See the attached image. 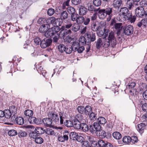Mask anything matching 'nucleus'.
I'll list each match as a JSON object with an SVG mask.
<instances>
[{"mask_svg": "<svg viewBox=\"0 0 147 147\" xmlns=\"http://www.w3.org/2000/svg\"><path fill=\"white\" fill-rule=\"evenodd\" d=\"M24 114L26 116H27V117H28L33 115V112L31 110L27 109L24 111Z\"/></svg>", "mask_w": 147, "mask_h": 147, "instance_id": "32", "label": "nucleus"}, {"mask_svg": "<svg viewBox=\"0 0 147 147\" xmlns=\"http://www.w3.org/2000/svg\"><path fill=\"white\" fill-rule=\"evenodd\" d=\"M102 1L101 0H93L94 5L96 7L100 6L101 5Z\"/></svg>", "mask_w": 147, "mask_h": 147, "instance_id": "58", "label": "nucleus"}, {"mask_svg": "<svg viewBox=\"0 0 147 147\" xmlns=\"http://www.w3.org/2000/svg\"><path fill=\"white\" fill-rule=\"evenodd\" d=\"M123 17L124 20H127L131 23L134 22L136 19V16H132V13L130 11H129L126 15L123 16Z\"/></svg>", "mask_w": 147, "mask_h": 147, "instance_id": "8", "label": "nucleus"}, {"mask_svg": "<svg viewBox=\"0 0 147 147\" xmlns=\"http://www.w3.org/2000/svg\"><path fill=\"white\" fill-rule=\"evenodd\" d=\"M83 118V117L82 115L81 114H78L76 115L74 119L76 120L81 122Z\"/></svg>", "mask_w": 147, "mask_h": 147, "instance_id": "55", "label": "nucleus"}, {"mask_svg": "<svg viewBox=\"0 0 147 147\" xmlns=\"http://www.w3.org/2000/svg\"><path fill=\"white\" fill-rule=\"evenodd\" d=\"M81 130H82L84 131H88L89 130V127L85 123H82L81 125Z\"/></svg>", "mask_w": 147, "mask_h": 147, "instance_id": "30", "label": "nucleus"}, {"mask_svg": "<svg viewBox=\"0 0 147 147\" xmlns=\"http://www.w3.org/2000/svg\"><path fill=\"white\" fill-rule=\"evenodd\" d=\"M98 131L99 132L98 135L100 137H101L102 138L106 137V134L104 131L101 129H100Z\"/></svg>", "mask_w": 147, "mask_h": 147, "instance_id": "43", "label": "nucleus"}, {"mask_svg": "<svg viewBox=\"0 0 147 147\" xmlns=\"http://www.w3.org/2000/svg\"><path fill=\"white\" fill-rule=\"evenodd\" d=\"M47 18H40L38 20V23L39 24H42V25L45 24H47Z\"/></svg>", "mask_w": 147, "mask_h": 147, "instance_id": "44", "label": "nucleus"}, {"mask_svg": "<svg viewBox=\"0 0 147 147\" xmlns=\"http://www.w3.org/2000/svg\"><path fill=\"white\" fill-rule=\"evenodd\" d=\"M78 134L75 132H71L69 134V138L71 139L76 140L77 139L76 138L78 135Z\"/></svg>", "mask_w": 147, "mask_h": 147, "instance_id": "38", "label": "nucleus"}, {"mask_svg": "<svg viewBox=\"0 0 147 147\" xmlns=\"http://www.w3.org/2000/svg\"><path fill=\"white\" fill-rule=\"evenodd\" d=\"M79 14L80 16H83L86 14L88 10L84 7L82 6L79 9Z\"/></svg>", "mask_w": 147, "mask_h": 147, "instance_id": "21", "label": "nucleus"}, {"mask_svg": "<svg viewBox=\"0 0 147 147\" xmlns=\"http://www.w3.org/2000/svg\"><path fill=\"white\" fill-rule=\"evenodd\" d=\"M84 17L82 16H79L76 22L78 24H81L83 23Z\"/></svg>", "mask_w": 147, "mask_h": 147, "instance_id": "54", "label": "nucleus"}, {"mask_svg": "<svg viewBox=\"0 0 147 147\" xmlns=\"http://www.w3.org/2000/svg\"><path fill=\"white\" fill-rule=\"evenodd\" d=\"M55 12V10L53 9L50 8L48 10L47 13L48 15L51 16Z\"/></svg>", "mask_w": 147, "mask_h": 147, "instance_id": "61", "label": "nucleus"}, {"mask_svg": "<svg viewBox=\"0 0 147 147\" xmlns=\"http://www.w3.org/2000/svg\"><path fill=\"white\" fill-rule=\"evenodd\" d=\"M34 131L36 132L37 134H40L44 133L45 132V129L41 127H36Z\"/></svg>", "mask_w": 147, "mask_h": 147, "instance_id": "24", "label": "nucleus"}, {"mask_svg": "<svg viewBox=\"0 0 147 147\" xmlns=\"http://www.w3.org/2000/svg\"><path fill=\"white\" fill-rule=\"evenodd\" d=\"M79 43L80 45H86L87 43V41L86 40V39L84 36H82L79 39Z\"/></svg>", "mask_w": 147, "mask_h": 147, "instance_id": "34", "label": "nucleus"}, {"mask_svg": "<svg viewBox=\"0 0 147 147\" xmlns=\"http://www.w3.org/2000/svg\"><path fill=\"white\" fill-rule=\"evenodd\" d=\"M15 122L18 125H22L24 123V120L21 117H17L15 119Z\"/></svg>", "mask_w": 147, "mask_h": 147, "instance_id": "26", "label": "nucleus"}, {"mask_svg": "<svg viewBox=\"0 0 147 147\" xmlns=\"http://www.w3.org/2000/svg\"><path fill=\"white\" fill-rule=\"evenodd\" d=\"M64 125L68 127H72V120L71 121L66 120L64 123Z\"/></svg>", "mask_w": 147, "mask_h": 147, "instance_id": "42", "label": "nucleus"}, {"mask_svg": "<svg viewBox=\"0 0 147 147\" xmlns=\"http://www.w3.org/2000/svg\"><path fill=\"white\" fill-rule=\"evenodd\" d=\"M106 143L103 140H99L98 141V146L100 147H105V146Z\"/></svg>", "mask_w": 147, "mask_h": 147, "instance_id": "51", "label": "nucleus"}, {"mask_svg": "<svg viewBox=\"0 0 147 147\" xmlns=\"http://www.w3.org/2000/svg\"><path fill=\"white\" fill-rule=\"evenodd\" d=\"M78 15L76 13H75L71 15L70 17L71 20L73 21H76V22L78 19Z\"/></svg>", "mask_w": 147, "mask_h": 147, "instance_id": "41", "label": "nucleus"}, {"mask_svg": "<svg viewBox=\"0 0 147 147\" xmlns=\"http://www.w3.org/2000/svg\"><path fill=\"white\" fill-rule=\"evenodd\" d=\"M84 108L83 106H79L77 108V110L80 114H83L84 112Z\"/></svg>", "mask_w": 147, "mask_h": 147, "instance_id": "59", "label": "nucleus"}, {"mask_svg": "<svg viewBox=\"0 0 147 147\" xmlns=\"http://www.w3.org/2000/svg\"><path fill=\"white\" fill-rule=\"evenodd\" d=\"M82 123L74 119H72V127L75 129H81V125Z\"/></svg>", "mask_w": 147, "mask_h": 147, "instance_id": "19", "label": "nucleus"}, {"mask_svg": "<svg viewBox=\"0 0 147 147\" xmlns=\"http://www.w3.org/2000/svg\"><path fill=\"white\" fill-rule=\"evenodd\" d=\"M85 49V48L83 46L79 47L76 50V51H77L78 53H81Z\"/></svg>", "mask_w": 147, "mask_h": 147, "instance_id": "62", "label": "nucleus"}, {"mask_svg": "<svg viewBox=\"0 0 147 147\" xmlns=\"http://www.w3.org/2000/svg\"><path fill=\"white\" fill-rule=\"evenodd\" d=\"M99 28V26H97L95 23H93L91 25V29L94 32H95L98 30Z\"/></svg>", "mask_w": 147, "mask_h": 147, "instance_id": "48", "label": "nucleus"}, {"mask_svg": "<svg viewBox=\"0 0 147 147\" xmlns=\"http://www.w3.org/2000/svg\"><path fill=\"white\" fill-rule=\"evenodd\" d=\"M42 121L44 125L47 127H50L53 123L52 119L50 117L43 118Z\"/></svg>", "mask_w": 147, "mask_h": 147, "instance_id": "15", "label": "nucleus"}, {"mask_svg": "<svg viewBox=\"0 0 147 147\" xmlns=\"http://www.w3.org/2000/svg\"><path fill=\"white\" fill-rule=\"evenodd\" d=\"M129 10L127 8L123 7L121 8L119 12V14L121 16H123L126 15L129 12Z\"/></svg>", "mask_w": 147, "mask_h": 147, "instance_id": "23", "label": "nucleus"}, {"mask_svg": "<svg viewBox=\"0 0 147 147\" xmlns=\"http://www.w3.org/2000/svg\"><path fill=\"white\" fill-rule=\"evenodd\" d=\"M4 113V116L7 119L11 117V115H12L11 112L8 109L5 110Z\"/></svg>", "mask_w": 147, "mask_h": 147, "instance_id": "33", "label": "nucleus"}, {"mask_svg": "<svg viewBox=\"0 0 147 147\" xmlns=\"http://www.w3.org/2000/svg\"><path fill=\"white\" fill-rule=\"evenodd\" d=\"M76 138L77 139H76V140L80 142H82L84 140V139L83 137L82 136L78 135Z\"/></svg>", "mask_w": 147, "mask_h": 147, "instance_id": "63", "label": "nucleus"}, {"mask_svg": "<svg viewBox=\"0 0 147 147\" xmlns=\"http://www.w3.org/2000/svg\"><path fill=\"white\" fill-rule=\"evenodd\" d=\"M122 2V0H114L112 5L116 9H119Z\"/></svg>", "mask_w": 147, "mask_h": 147, "instance_id": "18", "label": "nucleus"}, {"mask_svg": "<svg viewBox=\"0 0 147 147\" xmlns=\"http://www.w3.org/2000/svg\"><path fill=\"white\" fill-rule=\"evenodd\" d=\"M59 18H56L54 17L48 18L47 19V24L50 25V24H52L53 27L58 26L59 25L57 24V22L59 21Z\"/></svg>", "mask_w": 147, "mask_h": 147, "instance_id": "9", "label": "nucleus"}, {"mask_svg": "<svg viewBox=\"0 0 147 147\" xmlns=\"http://www.w3.org/2000/svg\"><path fill=\"white\" fill-rule=\"evenodd\" d=\"M72 26V24L71 22H69L66 24H65L64 26H62V28L65 29H70L71 28Z\"/></svg>", "mask_w": 147, "mask_h": 147, "instance_id": "50", "label": "nucleus"}, {"mask_svg": "<svg viewBox=\"0 0 147 147\" xmlns=\"http://www.w3.org/2000/svg\"><path fill=\"white\" fill-rule=\"evenodd\" d=\"M114 26L115 29L117 31V35L119 34L122 28V24L121 23H115V20H112L111 25H113V24Z\"/></svg>", "mask_w": 147, "mask_h": 147, "instance_id": "12", "label": "nucleus"}, {"mask_svg": "<svg viewBox=\"0 0 147 147\" xmlns=\"http://www.w3.org/2000/svg\"><path fill=\"white\" fill-rule=\"evenodd\" d=\"M135 3L133 0H127L126 3V6L129 9H131L134 7V4Z\"/></svg>", "mask_w": 147, "mask_h": 147, "instance_id": "27", "label": "nucleus"}, {"mask_svg": "<svg viewBox=\"0 0 147 147\" xmlns=\"http://www.w3.org/2000/svg\"><path fill=\"white\" fill-rule=\"evenodd\" d=\"M18 133L20 137H25L26 136L27 134L26 131L23 130H20L19 131Z\"/></svg>", "mask_w": 147, "mask_h": 147, "instance_id": "46", "label": "nucleus"}, {"mask_svg": "<svg viewBox=\"0 0 147 147\" xmlns=\"http://www.w3.org/2000/svg\"><path fill=\"white\" fill-rule=\"evenodd\" d=\"M117 11H114V12L113 13V9L112 7H108L105 9H100L98 11V17L100 19H103L108 16L109 17L107 18V20L109 21L113 15L116 14Z\"/></svg>", "mask_w": 147, "mask_h": 147, "instance_id": "2", "label": "nucleus"}, {"mask_svg": "<svg viewBox=\"0 0 147 147\" xmlns=\"http://www.w3.org/2000/svg\"><path fill=\"white\" fill-rule=\"evenodd\" d=\"M90 114L89 117L91 120H94V119H96V114L93 112H91Z\"/></svg>", "mask_w": 147, "mask_h": 147, "instance_id": "64", "label": "nucleus"}, {"mask_svg": "<svg viewBox=\"0 0 147 147\" xmlns=\"http://www.w3.org/2000/svg\"><path fill=\"white\" fill-rule=\"evenodd\" d=\"M84 111L86 115H89L91 113L92 108L89 105L86 106L84 108Z\"/></svg>", "mask_w": 147, "mask_h": 147, "instance_id": "31", "label": "nucleus"}, {"mask_svg": "<svg viewBox=\"0 0 147 147\" xmlns=\"http://www.w3.org/2000/svg\"><path fill=\"white\" fill-rule=\"evenodd\" d=\"M37 134H37L35 132V131H32L29 133V136L31 138L35 139L38 136Z\"/></svg>", "mask_w": 147, "mask_h": 147, "instance_id": "53", "label": "nucleus"}, {"mask_svg": "<svg viewBox=\"0 0 147 147\" xmlns=\"http://www.w3.org/2000/svg\"><path fill=\"white\" fill-rule=\"evenodd\" d=\"M85 35L86 37L87 36L88 42H90V43L96 40L95 34L92 32H88Z\"/></svg>", "mask_w": 147, "mask_h": 147, "instance_id": "11", "label": "nucleus"}, {"mask_svg": "<svg viewBox=\"0 0 147 147\" xmlns=\"http://www.w3.org/2000/svg\"><path fill=\"white\" fill-rule=\"evenodd\" d=\"M48 116L52 119L54 124H57L59 123V119L58 115L55 112L49 111L48 114Z\"/></svg>", "mask_w": 147, "mask_h": 147, "instance_id": "4", "label": "nucleus"}, {"mask_svg": "<svg viewBox=\"0 0 147 147\" xmlns=\"http://www.w3.org/2000/svg\"><path fill=\"white\" fill-rule=\"evenodd\" d=\"M90 22V18H88L85 17L84 18L83 24L85 25H88Z\"/></svg>", "mask_w": 147, "mask_h": 147, "instance_id": "60", "label": "nucleus"}, {"mask_svg": "<svg viewBox=\"0 0 147 147\" xmlns=\"http://www.w3.org/2000/svg\"><path fill=\"white\" fill-rule=\"evenodd\" d=\"M9 110L13 115V116L11 117V119L14 120V118L15 117V115L17 113V110L16 107L15 106H11L9 107Z\"/></svg>", "mask_w": 147, "mask_h": 147, "instance_id": "20", "label": "nucleus"}, {"mask_svg": "<svg viewBox=\"0 0 147 147\" xmlns=\"http://www.w3.org/2000/svg\"><path fill=\"white\" fill-rule=\"evenodd\" d=\"M36 69L38 73L44 76L45 74V71L43 70V67L40 65H37Z\"/></svg>", "mask_w": 147, "mask_h": 147, "instance_id": "22", "label": "nucleus"}, {"mask_svg": "<svg viewBox=\"0 0 147 147\" xmlns=\"http://www.w3.org/2000/svg\"><path fill=\"white\" fill-rule=\"evenodd\" d=\"M97 122L98 124L101 125L105 124L107 122L106 119L102 117H99L97 119Z\"/></svg>", "mask_w": 147, "mask_h": 147, "instance_id": "29", "label": "nucleus"}, {"mask_svg": "<svg viewBox=\"0 0 147 147\" xmlns=\"http://www.w3.org/2000/svg\"><path fill=\"white\" fill-rule=\"evenodd\" d=\"M46 133L48 135H53L55 134L54 130L50 128H48L46 131Z\"/></svg>", "mask_w": 147, "mask_h": 147, "instance_id": "52", "label": "nucleus"}, {"mask_svg": "<svg viewBox=\"0 0 147 147\" xmlns=\"http://www.w3.org/2000/svg\"><path fill=\"white\" fill-rule=\"evenodd\" d=\"M34 141L37 144H41L43 143L44 140L42 138L38 135L35 139Z\"/></svg>", "mask_w": 147, "mask_h": 147, "instance_id": "37", "label": "nucleus"}, {"mask_svg": "<svg viewBox=\"0 0 147 147\" xmlns=\"http://www.w3.org/2000/svg\"><path fill=\"white\" fill-rule=\"evenodd\" d=\"M147 125V122L146 125L145 123H141L138 125L136 127L137 130L141 134L144 132V129L146 128V125Z\"/></svg>", "mask_w": 147, "mask_h": 147, "instance_id": "17", "label": "nucleus"}, {"mask_svg": "<svg viewBox=\"0 0 147 147\" xmlns=\"http://www.w3.org/2000/svg\"><path fill=\"white\" fill-rule=\"evenodd\" d=\"M134 27L130 25H126L124 28V32L125 34L127 36L132 34L134 32Z\"/></svg>", "mask_w": 147, "mask_h": 147, "instance_id": "10", "label": "nucleus"}, {"mask_svg": "<svg viewBox=\"0 0 147 147\" xmlns=\"http://www.w3.org/2000/svg\"><path fill=\"white\" fill-rule=\"evenodd\" d=\"M136 85V83L134 82H131V83H129L126 86V88L127 89L132 88L135 86Z\"/></svg>", "mask_w": 147, "mask_h": 147, "instance_id": "57", "label": "nucleus"}, {"mask_svg": "<svg viewBox=\"0 0 147 147\" xmlns=\"http://www.w3.org/2000/svg\"><path fill=\"white\" fill-rule=\"evenodd\" d=\"M131 143L132 144H134L135 143H137L138 141V139L137 137L136 134H134L133 136H131L130 137Z\"/></svg>", "mask_w": 147, "mask_h": 147, "instance_id": "36", "label": "nucleus"}, {"mask_svg": "<svg viewBox=\"0 0 147 147\" xmlns=\"http://www.w3.org/2000/svg\"><path fill=\"white\" fill-rule=\"evenodd\" d=\"M8 134L10 136H14L18 134V132L15 130L11 129L9 131Z\"/></svg>", "mask_w": 147, "mask_h": 147, "instance_id": "49", "label": "nucleus"}, {"mask_svg": "<svg viewBox=\"0 0 147 147\" xmlns=\"http://www.w3.org/2000/svg\"><path fill=\"white\" fill-rule=\"evenodd\" d=\"M80 25L77 23H74L72 24L71 30L74 32H77L80 29Z\"/></svg>", "mask_w": 147, "mask_h": 147, "instance_id": "25", "label": "nucleus"}, {"mask_svg": "<svg viewBox=\"0 0 147 147\" xmlns=\"http://www.w3.org/2000/svg\"><path fill=\"white\" fill-rule=\"evenodd\" d=\"M113 136L115 139L117 140L120 139L122 137L121 134L117 131H116L114 132L113 134Z\"/></svg>", "mask_w": 147, "mask_h": 147, "instance_id": "35", "label": "nucleus"}, {"mask_svg": "<svg viewBox=\"0 0 147 147\" xmlns=\"http://www.w3.org/2000/svg\"><path fill=\"white\" fill-rule=\"evenodd\" d=\"M67 11L68 13L71 15L76 13V10L74 8L72 7H68Z\"/></svg>", "mask_w": 147, "mask_h": 147, "instance_id": "39", "label": "nucleus"}, {"mask_svg": "<svg viewBox=\"0 0 147 147\" xmlns=\"http://www.w3.org/2000/svg\"><path fill=\"white\" fill-rule=\"evenodd\" d=\"M80 45V43L78 42H73L72 45L71 47L73 48V51H76V49H77V48Z\"/></svg>", "mask_w": 147, "mask_h": 147, "instance_id": "45", "label": "nucleus"}, {"mask_svg": "<svg viewBox=\"0 0 147 147\" xmlns=\"http://www.w3.org/2000/svg\"><path fill=\"white\" fill-rule=\"evenodd\" d=\"M95 43H96V46L98 49H99L102 46L105 48H107L110 45L114 47L117 44L114 32L113 31L110 32L107 38H103L102 40L101 38H99Z\"/></svg>", "mask_w": 147, "mask_h": 147, "instance_id": "1", "label": "nucleus"}, {"mask_svg": "<svg viewBox=\"0 0 147 147\" xmlns=\"http://www.w3.org/2000/svg\"><path fill=\"white\" fill-rule=\"evenodd\" d=\"M61 30L60 32L59 35L60 36L61 38H63L64 39L66 36H67V34L66 32V30H65V28H61Z\"/></svg>", "mask_w": 147, "mask_h": 147, "instance_id": "28", "label": "nucleus"}, {"mask_svg": "<svg viewBox=\"0 0 147 147\" xmlns=\"http://www.w3.org/2000/svg\"><path fill=\"white\" fill-rule=\"evenodd\" d=\"M27 119L29 122L30 124H36L37 125H39L41 123L40 119L32 116L27 117Z\"/></svg>", "mask_w": 147, "mask_h": 147, "instance_id": "14", "label": "nucleus"}, {"mask_svg": "<svg viewBox=\"0 0 147 147\" xmlns=\"http://www.w3.org/2000/svg\"><path fill=\"white\" fill-rule=\"evenodd\" d=\"M68 15V13L66 11H63L61 13L60 15L61 19L59 18V21L58 24L59 26H60L63 22L62 20H65L67 18Z\"/></svg>", "mask_w": 147, "mask_h": 147, "instance_id": "16", "label": "nucleus"}, {"mask_svg": "<svg viewBox=\"0 0 147 147\" xmlns=\"http://www.w3.org/2000/svg\"><path fill=\"white\" fill-rule=\"evenodd\" d=\"M131 139L130 137L129 136H125L123 138V141L124 143L127 144H131Z\"/></svg>", "mask_w": 147, "mask_h": 147, "instance_id": "40", "label": "nucleus"}, {"mask_svg": "<svg viewBox=\"0 0 147 147\" xmlns=\"http://www.w3.org/2000/svg\"><path fill=\"white\" fill-rule=\"evenodd\" d=\"M60 29L59 26L52 27L51 29L47 32L48 37H51L54 36L53 37V41L55 42H57L60 36L58 32L60 30Z\"/></svg>", "mask_w": 147, "mask_h": 147, "instance_id": "3", "label": "nucleus"}, {"mask_svg": "<svg viewBox=\"0 0 147 147\" xmlns=\"http://www.w3.org/2000/svg\"><path fill=\"white\" fill-rule=\"evenodd\" d=\"M50 26L46 24L42 25L39 29V31L41 33H45V36L47 37V32L51 29Z\"/></svg>", "mask_w": 147, "mask_h": 147, "instance_id": "6", "label": "nucleus"}, {"mask_svg": "<svg viewBox=\"0 0 147 147\" xmlns=\"http://www.w3.org/2000/svg\"><path fill=\"white\" fill-rule=\"evenodd\" d=\"M73 51V48L71 46H66L65 50L64 51H65L67 54H69L71 53L72 51Z\"/></svg>", "mask_w": 147, "mask_h": 147, "instance_id": "47", "label": "nucleus"}, {"mask_svg": "<svg viewBox=\"0 0 147 147\" xmlns=\"http://www.w3.org/2000/svg\"><path fill=\"white\" fill-rule=\"evenodd\" d=\"M52 40L50 38H46L42 40L40 43V46L42 48H45L50 46L51 44Z\"/></svg>", "mask_w": 147, "mask_h": 147, "instance_id": "5", "label": "nucleus"}, {"mask_svg": "<svg viewBox=\"0 0 147 147\" xmlns=\"http://www.w3.org/2000/svg\"><path fill=\"white\" fill-rule=\"evenodd\" d=\"M144 9L142 7H138L135 10V14L137 16L142 18L144 16L145 13Z\"/></svg>", "mask_w": 147, "mask_h": 147, "instance_id": "13", "label": "nucleus"}, {"mask_svg": "<svg viewBox=\"0 0 147 147\" xmlns=\"http://www.w3.org/2000/svg\"><path fill=\"white\" fill-rule=\"evenodd\" d=\"M101 126L97 122H94L92 125H90L89 130L92 133H95L100 129Z\"/></svg>", "mask_w": 147, "mask_h": 147, "instance_id": "7", "label": "nucleus"}, {"mask_svg": "<svg viewBox=\"0 0 147 147\" xmlns=\"http://www.w3.org/2000/svg\"><path fill=\"white\" fill-rule=\"evenodd\" d=\"M66 46L63 44L59 45L58 47V49L59 51L61 53H63L65 50Z\"/></svg>", "mask_w": 147, "mask_h": 147, "instance_id": "56", "label": "nucleus"}]
</instances>
